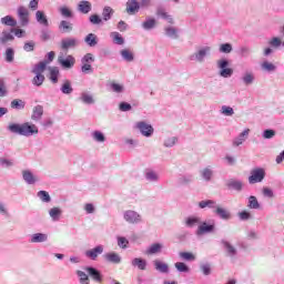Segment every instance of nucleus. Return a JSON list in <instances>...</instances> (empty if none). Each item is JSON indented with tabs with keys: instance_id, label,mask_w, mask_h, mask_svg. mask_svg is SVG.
Masks as SVG:
<instances>
[{
	"instance_id": "nucleus-1",
	"label": "nucleus",
	"mask_w": 284,
	"mask_h": 284,
	"mask_svg": "<svg viewBox=\"0 0 284 284\" xmlns=\"http://www.w3.org/2000/svg\"><path fill=\"white\" fill-rule=\"evenodd\" d=\"M7 130L11 132V134H19V136H34V134H39L37 124L30 122H24L22 124L10 123L7 126Z\"/></svg>"
},
{
	"instance_id": "nucleus-2",
	"label": "nucleus",
	"mask_w": 284,
	"mask_h": 284,
	"mask_svg": "<svg viewBox=\"0 0 284 284\" xmlns=\"http://www.w3.org/2000/svg\"><path fill=\"white\" fill-rule=\"evenodd\" d=\"M212 54V47L205 45L200 47L194 53L189 55L191 61H196L197 63H203L207 57Z\"/></svg>"
},
{
	"instance_id": "nucleus-3",
	"label": "nucleus",
	"mask_w": 284,
	"mask_h": 284,
	"mask_svg": "<svg viewBox=\"0 0 284 284\" xmlns=\"http://www.w3.org/2000/svg\"><path fill=\"white\" fill-rule=\"evenodd\" d=\"M216 230V223L214 220L201 221L195 232L196 236H203L204 234H212Z\"/></svg>"
},
{
	"instance_id": "nucleus-4",
	"label": "nucleus",
	"mask_w": 284,
	"mask_h": 284,
	"mask_svg": "<svg viewBox=\"0 0 284 284\" xmlns=\"http://www.w3.org/2000/svg\"><path fill=\"white\" fill-rule=\"evenodd\" d=\"M217 68L220 70V77L223 79H230L234 74V69L230 68V60L220 59L217 61Z\"/></svg>"
},
{
	"instance_id": "nucleus-5",
	"label": "nucleus",
	"mask_w": 284,
	"mask_h": 284,
	"mask_svg": "<svg viewBox=\"0 0 284 284\" xmlns=\"http://www.w3.org/2000/svg\"><path fill=\"white\" fill-rule=\"evenodd\" d=\"M265 181V169L255 168L251 170V175L248 176L250 185H256V183H263Z\"/></svg>"
},
{
	"instance_id": "nucleus-6",
	"label": "nucleus",
	"mask_w": 284,
	"mask_h": 284,
	"mask_svg": "<svg viewBox=\"0 0 284 284\" xmlns=\"http://www.w3.org/2000/svg\"><path fill=\"white\" fill-rule=\"evenodd\" d=\"M58 63L61 65L63 70H72L74 68V64L77 63V59H74L72 55L63 57V54H60L58 57Z\"/></svg>"
},
{
	"instance_id": "nucleus-7",
	"label": "nucleus",
	"mask_w": 284,
	"mask_h": 284,
	"mask_svg": "<svg viewBox=\"0 0 284 284\" xmlns=\"http://www.w3.org/2000/svg\"><path fill=\"white\" fill-rule=\"evenodd\" d=\"M123 219L126 223L131 225H136L141 223V214L136 213V211L128 210L123 213Z\"/></svg>"
},
{
	"instance_id": "nucleus-8",
	"label": "nucleus",
	"mask_w": 284,
	"mask_h": 284,
	"mask_svg": "<svg viewBox=\"0 0 284 284\" xmlns=\"http://www.w3.org/2000/svg\"><path fill=\"white\" fill-rule=\"evenodd\" d=\"M136 128L142 134V136H145L146 139H150V136L154 134V128L152 126V124H148L144 121L138 122Z\"/></svg>"
},
{
	"instance_id": "nucleus-9",
	"label": "nucleus",
	"mask_w": 284,
	"mask_h": 284,
	"mask_svg": "<svg viewBox=\"0 0 284 284\" xmlns=\"http://www.w3.org/2000/svg\"><path fill=\"white\" fill-rule=\"evenodd\" d=\"M221 245L223 250L226 252V256H229V258H236L239 250H236L234 245H232V243H230L226 240H221Z\"/></svg>"
},
{
	"instance_id": "nucleus-10",
	"label": "nucleus",
	"mask_w": 284,
	"mask_h": 284,
	"mask_svg": "<svg viewBox=\"0 0 284 284\" xmlns=\"http://www.w3.org/2000/svg\"><path fill=\"white\" fill-rule=\"evenodd\" d=\"M79 45V40L77 38H64L61 40V50L68 52V50H74Z\"/></svg>"
},
{
	"instance_id": "nucleus-11",
	"label": "nucleus",
	"mask_w": 284,
	"mask_h": 284,
	"mask_svg": "<svg viewBox=\"0 0 284 284\" xmlns=\"http://www.w3.org/2000/svg\"><path fill=\"white\" fill-rule=\"evenodd\" d=\"M213 214L219 216V219H221L222 221H230L232 219V213L230 212V210L221 206L220 204H217V206L213 211Z\"/></svg>"
},
{
	"instance_id": "nucleus-12",
	"label": "nucleus",
	"mask_w": 284,
	"mask_h": 284,
	"mask_svg": "<svg viewBox=\"0 0 284 284\" xmlns=\"http://www.w3.org/2000/svg\"><path fill=\"white\" fill-rule=\"evenodd\" d=\"M87 258H90L91 261H97L99 258L100 254H103V245L99 244L95 247L85 251Z\"/></svg>"
},
{
	"instance_id": "nucleus-13",
	"label": "nucleus",
	"mask_w": 284,
	"mask_h": 284,
	"mask_svg": "<svg viewBox=\"0 0 284 284\" xmlns=\"http://www.w3.org/2000/svg\"><path fill=\"white\" fill-rule=\"evenodd\" d=\"M84 270L88 272L89 276L95 281V283H101L103 281V275L99 268L94 266H87Z\"/></svg>"
},
{
	"instance_id": "nucleus-14",
	"label": "nucleus",
	"mask_w": 284,
	"mask_h": 284,
	"mask_svg": "<svg viewBox=\"0 0 284 284\" xmlns=\"http://www.w3.org/2000/svg\"><path fill=\"white\" fill-rule=\"evenodd\" d=\"M18 17L20 19L21 26H28V23H30V12L28 11V9H26V7L18 8Z\"/></svg>"
},
{
	"instance_id": "nucleus-15",
	"label": "nucleus",
	"mask_w": 284,
	"mask_h": 284,
	"mask_svg": "<svg viewBox=\"0 0 284 284\" xmlns=\"http://www.w3.org/2000/svg\"><path fill=\"white\" fill-rule=\"evenodd\" d=\"M243 182L236 179H230L226 182L227 190H234L235 192H243Z\"/></svg>"
},
{
	"instance_id": "nucleus-16",
	"label": "nucleus",
	"mask_w": 284,
	"mask_h": 284,
	"mask_svg": "<svg viewBox=\"0 0 284 284\" xmlns=\"http://www.w3.org/2000/svg\"><path fill=\"white\" fill-rule=\"evenodd\" d=\"M58 29L61 32V34H70V32L74 30V24H72V22L68 20H62L60 21Z\"/></svg>"
},
{
	"instance_id": "nucleus-17",
	"label": "nucleus",
	"mask_w": 284,
	"mask_h": 284,
	"mask_svg": "<svg viewBox=\"0 0 284 284\" xmlns=\"http://www.w3.org/2000/svg\"><path fill=\"white\" fill-rule=\"evenodd\" d=\"M36 21L40 26H43V28H50V21H48V16H45V12H43L42 10H38L36 12Z\"/></svg>"
},
{
	"instance_id": "nucleus-18",
	"label": "nucleus",
	"mask_w": 284,
	"mask_h": 284,
	"mask_svg": "<svg viewBox=\"0 0 284 284\" xmlns=\"http://www.w3.org/2000/svg\"><path fill=\"white\" fill-rule=\"evenodd\" d=\"M247 136H250V129H245L242 133L237 135V138L233 140L234 148H239V145H243V143L247 141Z\"/></svg>"
},
{
	"instance_id": "nucleus-19",
	"label": "nucleus",
	"mask_w": 284,
	"mask_h": 284,
	"mask_svg": "<svg viewBox=\"0 0 284 284\" xmlns=\"http://www.w3.org/2000/svg\"><path fill=\"white\" fill-rule=\"evenodd\" d=\"M103 258L106 263H113L114 265H119V263H121V255L116 252L105 253Z\"/></svg>"
},
{
	"instance_id": "nucleus-20",
	"label": "nucleus",
	"mask_w": 284,
	"mask_h": 284,
	"mask_svg": "<svg viewBox=\"0 0 284 284\" xmlns=\"http://www.w3.org/2000/svg\"><path fill=\"white\" fill-rule=\"evenodd\" d=\"M141 10L139 6V0H128L126 1V12L128 14H136Z\"/></svg>"
},
{
	"instance_id": "nucleus-21",
	"label": "nucleus",
	"mask_w": 284,
	"mask_h": 284,
	"mask_svg": "<svg viewBox=\"0 0 284 284\" xmlns=\"http://www.w3.org/2000/svg\"><path fill=\"white\" fill-rule=\"evenodd\" d=\"M11 41H14V34L12 33V29H10V31L3 30L0 36L1 45H6L7 43H10Z\"/></svg>"
},
{
	"instance_id": "nucleus-22",
	"label": "nucleus",
	"mask_w": 284,
	"mask_h": 284,
	"mask_svg": "<svg viewBox=\"0 0 284 284\" xmlns=\"http://www.w3.org/2000/svg\"><path fill=\"white\" fill-rule=\"evenodd\" d=\"M161 252H163V244L153 243L146 248L145 254L148 256H154V254H161Z\"/></svg>"
},
{
	"instance_id": "nucleus-23",
	"label": "nucleus",
	"mask_w": 284,
	"mask_h": 284,
	"mask_svg": "<svg viewBox=\"0 0 284 284\" xmlns=\"http://www.w3.org/2000/svg\"><path fill=\"white\" fill-rule=\"evenodd\" d=\"M78 11L82 14H90L92 12V3L88 0H82L78 4Z\"/></svg>"
},
{
	"instance_id": "nucleus-24",
	"label": "nucleus",
	"mask_w": 284,
	"mask_h": 284,
	"mask_svg": "<svg viewBox=\"0 0 284 284\" xmlns=\"http://www.w3.org/2000/svg\"><path fill=\"white\" fill-rule=\"evenodd\" d=\"M217 205L219 204L214 200H202L199 202L200 210H205V207H207L209 210H213L214 212Z\"/></svg>"
},
{
	"instance_id": "nucleus-25",
	"label": "nucleus",
	"mask_w": 284,
	"mask_h": 284,
	"mask_svg": "<svg viewBox=\"0 0 284 284\" xmlns=\"http://www.w3.org/2000/svg\"><path fill=\"white\" fill-rule=\"evenodd\" d=\"M131 265L133 267H138V270H148V261H145L143 257H134L131 262Z\"/></svg>"
},
{
	"instance_id": "nucleus-26",
	"label": "nucleus",
	"mask_w": 284,
	"mask_h": 284,
	"mask_svg": "<svg viewBox=\"0 0 284 284\" xmlns=\"http://www.w3.org/2000/svg\"><path fill=\"white\" fill-rule=\"evenodd\" d=\"M153 265H154L155 270L158 272H160L161 274H168L170 272V266L164 262L155 260L153 262Z\"/></svg>"
},
{
	"instance_id": "nucleus-27",
	"label": "nucleus",
	"mask_w": 284,
	"mask_h": 284,
	"mask_svg": "<svg viewBox=\"0 0 284 284\" xmlns=\"http://www.w3.org/2000/svg\"><path fill=\"white\" fill-rule=\"evenodd\" d=\"M22 178H23V181L27 182L28 185H34V183H37V176H34L33 173H31V171L29 170H26V171H22Z\"/></svg>"
},
{
	"instance_id": "nucleus-28",
	"label": "nucleus",
	"mask_w": 284,
	"mask_h": 284,
	"mask_svg": "<svg viewBox=\"0 0 284 284\" xmlns=\"http://www.w3.org/2000/svg\"><path fill=\"white\" fill-rule=\"evenodd\" d=\"M48 241V234L34 233L30 236V243H45Z\"/></svg>"
},
{
	"instance_id": "nucleus-29",
	"label": "nucleus",
	"mask_w": 284,
	"mask_h": 284,
	"mask_svg": "<svg viewBox=\"0 0 284 284\" xmlns=\"http://www.w3.org/2000/svg\"><path fill=\"white\" fill-rule=\"evenodd\" d=\"M60 92L67 95L72 94V92H74V88H72V82L70 80H64L60 88Z\"/></svg>"
},
{
	"instance_id": "nucleus-30",
	"label": "nucleus",
	"mask_w": 284,
	"mask_h": 284,
	"mask_svg": "<svg viewBox=\"0 0 284 284\" xmlns=\"http://www.w3.org/2000/svg\"><path fill=\"white\" fill-rule=\"evenodd\" d=\"M196 225H201V217L200 216H189L185 219V226L186 227H196Z\"/></svg>"
},
{
	"instance_id": "nucleus-31",
	"label": "nucleus",
	"mask_w": 284,
	"mask_h": 284,
	"mask_svg": "<svg viewBox=\"0 0 284 284\" xmlns=\"http://www.w3.org/2000/svg\"><path fill=\"white\" fill-rule=\"evenodd\" d=\"M42 116H43V106L38 104L33 108L31 119L32 121H41Z\"/></svg>"
},
{
	"instance_id": "nucleus-32",
	"label": "nucleus",
	"mask_w": 284,
	"mask_h": 284,
	"mask_svg": "<svg viewBox=\"0 0 284 284\" xmlns=\"http://www.w3.org/2000/svg\"><path fill=\"white\" fill-rule=\"evenodd\" d=\"M114 17V9L110 6H105L102 9V21H110Z\"/></svg>"
},
{
	"instance_id": "nucleus-33",
	"label": "nucleus",
	"mask_w": 284,
	"mask_h": 284,
	"mask_svg": "<svg viewBox=\"0 0 284 284\" xmlns=\"http://www.w3.org/2000/svg\"><path fill=\"white\" fill-rule=\"evenodd\" d=\"M255 79H256V77L254 75V72H252V71H246L242 75V81H243L244 85H252V83H254Z\"/></svg>"
},
{
	"instance_id": "nucleus-34",
	"label": "nucleus",
	"mask_w": 284,
	"mask_h": 284,
	"mask_svg": "<svg viewBox=\"0 0 284 284\" xmlns=\"http://www.w3.org/2000/svg\"><path fill=\"white\" fill-rule=\"evenodd\" d=\"M84 43H87V45H89V48H94L99 43V38H97V34H94V33H89L84 38Z\"/></svg>"
},
{
	"instance_id": "nucleus-35",
	"label": "nucleus",
	"mask_w": 284,
	"mask_h": 284,
	"mask_svg": "<svg viewBox=\"0 0 284 284\" xmlns=\"http://www.w3.org/2000/svg\"><path fill=\"white\" fill-rule=\"evenodd\" d=\"M120 54L123 61H126V63H132V61H134V53H132V51H130L129 49L121 50Z\"/></svg>"
},
{
	"instance_id": "nucleus-36",
	"label": "nucleus",
	"mask_w": 284,
	"mask_h": 284,
	"mask_svg": "<svg viewBox=\"0 0 284 284\" xmlns=\"http://www.w3.org/2000/svg\"><path fill=\"white\" fill-rule=\"evenodd\" d=\"M80 101L85 103V105H94V97L88 92H82L80 95Z\"/></svg>"
},
{
	"instance_id": "nucleus-37",
	"label": "nucleus",
	"mask_w": 284,
	"mask_h": 284,
	"mask_svg": "<svg viewBox=\"0 0 284 284\" xmlns=\"http://www.w3.org/2000/svg\"><path fill=\"white\" fill-rule=\"evenodd\" d=\"M12 110H26V101L21 99H14L10 103Z\"/></svg>"
},
{
	"instance_id": "nucleus-38",
	"label": "nucleus",
	"mask_w": 284,
	"mask_h": 284,
	"mask_svg": "<svg viewBox=\"0 0 284 284\" xmlns=\"http://www.w3.org/2000/svg\"><path fill=\"white\" fill-rule=\"evenodd\" d=\"M110 37L112 38L115 45H123L125 43V39L123 38V36H121V33L116 31L111 32Z\"/></svg>"
},
{
	"instance_id": "nucleus-39",
	"label": "nucleus",
	"mask_w": 284,
	"mask_h": 284,
	"mask_svg": "<svg viewBox=\"0 0 284 284\" xmlns=\"http://www.w3.org/2000/svg\"><path fill=\"white\" fill-rule=\"evenodd\" d=\"M143 30H154L156 28V19L154 18H146L145 21L142 23Z\"/></svg>"
},
{
	"instance_id": "nucleus-40",
	"label": "nucleus",
	"mask_w": 284,
	"mask_h": 284,
	"mask_svg": "<svg viewBox=\"0 0 284 284\" xmlns=\"http://www.w3.org/2000/svg\"><path fill=\"white\" fill-rule=\"evenodd\" d=\"M156 14L158 17H162L165 21H168V23H174V19L172 18V16L168 14V12H165V9L159 7L156 9Z\"/></svg>"
},
{
	"instance_id": "nucleus-41",
	"label": "nucleus",
	"mask_w": 284,
	"mask_h": 284,
	"mask_svg": "<svg viewBox=\"0 0 284 284\" xmlns=\"http://www.w3.org/2000/svg\"><path fill=\"white\" fill-rule=\"evenodd\" d=\"M91 136L95 143H105V134L99 130L93 131Z\"/></svg>"
},
{
	"instance_id": "nucleus-42",
	"label": "nucleus",
	"mask_w": 284,
	"mask_h": 284,
	"mask_svg": "<svg viewBox=\"0 0 284 284\" xmlns=\"http://www.w3.org/2000/svg\"><path fill=\"white\" fill-rule=\"evenodd\" d=\"M247 207L250 210H260L261 209V203H258V200L254 195L248 196V203Z\"/></svg>"
},
{
	"instance_id": "nucleus-43",
	"label": "nucleus",
	"mask_w": 284,
	"mask_h": 284,
	"mask_svg": "<svg viewBox=\"0 0 284 284\" xmlns=\"http://www.w3.org/2000/svg\"><path fill=\"white\" fill-rule=\"evenodd\" d=\"M61 214H63V211L59 207H52L49 211V216L51 217L52 221H59L61 219Z\"/></svg>"
},
{
	"instance_id": "nucleus-44",
	"label": "nucleus",
	"mask_w": 284,
	"mask_h": 284,
	"mask_svg": "<svg viewBox=\"0 0 284 284\" xmlns=\"http://www.w3.org/2000/svg\"><path fill=\"white\" fill-rule=\"evenodd\" d=\"M144 176L149 183H156L159 181V173L153 170L146 171Z\"/></svg>"
},
{
	"instance_id": "nucleus-45",
	"label": "nucleus",
	"mask_w": 284,
	"mask_h": 284,
	"mask_svg": "<svg viewBox=\"0 0 284 284\" xmlns=\"http://www.w3.org/2000/svg\"><path fill=\"white\" fill-rule=\"evenodd\" d=\"M43 81H45V75L42 73H36L32 79V84L36 85V88H41V85H43Z\"/></svg>"
},
{
	"instance_id": "nucleus-46",
	"label": "nucleus",
	"mask_w": 284,
	"mask_h": 284,
	"mask_svg": "<svg viewBox=\"0 0 284 284\" xmlns=\"http://www.w3.org/2000/svg\"><path fill=\"white\" fill-rule=\"evenodd\" d=\"M4 61L7 63H13L14 62V50L12 48H7L4 51Z\"/></svg>"
},
{
	"instance_id": "nucleus-47",
	"label": "nucleus",
	"mask_w": 284,
	"mask_h": 284,
	"mask_svg": "<svg viewBox=\"0 0 284 284\" xmlns=\"http://www.w3.org/2000/svg\"><path fill=\"white\" fill-rule=\"evenodd\" d=\"M164 30L169 39H179V29L174 27H168Z\"/></svg>"
},
{
	"instance_id": "nucleus-48",
	"label": "nucleus",
	"mask_w": 284,
	"mask_h": 284,
	"mask_svg": "<svg viewBox=\"0 0 284 284\" xmlns=\"http://www.w3.org/2000/svg\"><path fill=\"white\" fill-rule=\"evenodd\" d=\"M1 23L3 26H9L10 28H16L17 20H14V18H12V16H6V17L1 18Z\"/></svg>"
},
{
	"instance_id": "nucleus-49",
	"label": "nucleus",
	"mask_w": 284,
	"mask_h": 284,
	"mask_svg": "<svg viewBox=\"0 0 284 284\" xmlns=\"http://www.w3.org/2000/svg\"><path fill=\"white\" fill-rule=\"evenodd\" d=\"M48 65V62L45 61H41L38 64L34 65V68L32 69V73L33 74H41V72L45 71V68Z\"/></svg>"
},
{
	"instance_id": "nucleus-50",
	"label": "nucleus",
	"mask_w": 284,
	"mask_h": 284,
	"mask_svg": "<svg viewBox=\"0 0 284 284\" xmlns=\"http://www.w3.org/2000/svg\"><path fill=\"white\" fill-rule=\"evenodd\" d=\"M50 81L52 83H59V68L52 67L50 68Z\"/></svg>"
},
{
	"instance_id": "nucleus-51",
	"label": "nucleus",
	"mask_w": 284,
	"mask_h": 284,
	"mask_svg": "<svg viewBox=\"0 0 284 284\" xmlns=\"http://www.w3.org/2000/svg\"><path fill=\"white\" fill-rule=\"evenodd\" d=\"M37 196L40 199V201H42V203H50V201H52V197L48 191H39Z\"/></svg>"
},
{
	"instance_id": "nucleus-52",
	"label": "nucleus",
	"mask_w": 284,
	"mask_h": 284,
	"mask_svg": "<svg viewBox=\"0 0 284 284\" xmlns=\"http://www.w3.org/2000/svg\"><path fill=\"white\" fill-rule=\"evenodd\" d=\"M77 276L81 284H90V276L83 271H77Z\"/></svg>"
},
{
	"instance_id": "nucleus-53",
	"label": "nucleus",
	"mask_w": 284,
	"mask_h": 284,
	"mask_svg": "<svg viewBox=\"0 0 284 284\" xmlns=\"http://www.w3.org/2000/svg\"><path fill=\"white\" fill-rule=\"evenodd\" d=\"M194 181V175L192 174H184L179 178V183L182 185H187V183H192Z\"/></svg>"
},
{
	"instance_id": "nucleus-54",
	"label": "nucleus",
	"mask_w": 284,
	"mask_h": 284,
	"mask_svg": "<svg viewBox=\"0 0 284 284\" xmlns=\"http://www.w3.org/2000/svg\"><path fill=\"white\" fill-rule=\"evenodd\" d=\"M200 270L204 276H210L212 274V264L211 263H203L200 265Z\"/></svg>"
},
{
	"instance_id": "nucleus-55",
	"label": "nucleus",
	"mask_w": 284,
	"mask_h": 284,
	"mask_svg": "<svg viewBox=\"0 0 284 284\" xmlns=\"http://www.w3.org/2000/svg\"><path fill=\"white\" fill-rule=\"evenodd\" d=\"M89 21L92 26H101V23H103V19L101 18V16L94 13V14H91L89 17Z\"/></svg>"
},
{
	"instance_id": "nucleus-56",
	"label": "nucleus",
	"mask_w": 284,
	"mask_h": 284,
	"mask_svg": "<svg viewBox=\"0 0 284 284\" xmlns=\"http://www.w3.org/2000/svg\"><path fill=\"white\" fill-rule=\"evenodd\" d=\"M233 48H232V43L230 42H226V43H222L220 45V49L219 51L222 53V54H230V52H232Z\"/></svg>"
},
{
	"instance_id": "nucleus-57",
	"label": "nucleus",
	"mask_w": 284,
	"mask_h": 284,
	"mask_svg": "<svg viewBox=\"0 0 284 284\" xmlns=\"http://www.w3.org/2000/svg\"><path fill=\"white\" fill-rule=\"evenodd\" d=\"M60 14L65 19H72L74 17V13H72V10H70L68 7H61Z\"/></svg>"
},
{
	"instance_id": "nucleus-58",
	"label": "nucleus",
	"mask_w": 284,
	"mask_h": 284,
	"mask_svg": "<svg viewBox=\"0 0 284 284\" xmlns=\"http://www.w3.org/2000/svg\"><path fill=\"white\" fill-rule=\"evenodd\" d=\"M175 143H179V138L172 136L164 140V148H174Z\"/></svg>"
},
{
	"instance_id": "nucleus-59",
	"label": "nucleus",
	"mask_w": 284,
	"mask_h": 284,
	"mask_svg": "<svg viewBox=\"0 0 284 284\" xmlns=\"http://www.w3.org/2000/svg\"><path fill=\"white\" fill-rule=\"evenodd\" d=\"M179 256L182 258V261H196V256L190 252H180Z\"/></svg>"
},
{
	"instance_id": "nucleus-60",
	"label": "nucleus",
	"mask_w": 284,
	"mask_h": 284,
	"mask_svg": "<svg viewBox=\"0 0 284 284\" xmlns=\"http://www.w3.org/2000/svg\"><path fill=\"white\" fill-rule=\"evenodd\" d=\"M175 268L178 270V272H183L184 274H187V272H190V266H187V264L183 262L175 263Z\"/></svg>"
},
{
	"instance_id": "nucleus-61",
	"label": "nucleus",
	"mask_w": 284,
	"mask_h": 284,
	"mask_svg": "<svg viewBox=\"0 0 284 284\" xmlns=\"http://www.w3.org/2000/svg\"><path fill=\"white\" fill-rule=\"evenodd\" d=\"M81 63L91 65V63H94V55L92 53L84 54L81 59Z\"/></svg>"
},
{
	"instance_id": "nucleus-62",
	"label": "nucleus",
	"mask_w": 284,
	"mask_h": 284,
	"mask_svg": "<svg viewBox=\"0 0 284 284\" xmlns=\"http://www.w3.org/2000/svg\"><path fill=\"white\" fill-rule=\"evenodd\" d=\"M212 174H213V172L209 168L202 170V172H201V176H202V179H204V181H212Z\"/></svg>"
},
{
	"instance_id": "nucleus-63",
	"label": "nucleus",
	"mask_w": 284,
	"mask_h": 284,
	"mask_svg": "<svg viewBox=\"0 0 284 284\" xmlns=\"http://www.w3.org/2000/svg\"><path fill=\"white\" fill-rule=\"evenodd\" d=\"M221 112L224 116H234V109L232 106L223 105Z\"/></svg>"
},
{
	"instance_id": "nucleus-64",
	"label": "nucleus",
	"mask_w": 284,
	"mask_h": 284,
	"mask_svg": "<svg viewBox=\"0 0 284 284\" xmlns=\"http://www.w3.org/2000/svg\"><path fill=\"white\" fill-rule=\"evenodd\" d=\"M110 88L113 92H116V94H121V92H123L124 87L122 84H119L116 82H112L110 84Z\"/></svg>"
}]
</instances>
